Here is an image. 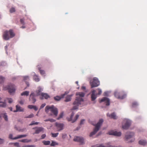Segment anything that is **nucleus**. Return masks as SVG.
Instances as JSON below:
<instances>
[{"mask_svg":"<svg viewBox=\"0 0 147 147\" xmlns=\"http://www.w3.org/2000/svg\"><path fill=\"white\" fill-rule=\"evenodd\" d=\"M77 96H79L80 97H77L75 101L73 102L74 105L72 110L77 109L78 108V107L81 104V102L83 101V99L82 98L84 97L85 93L82 92H78L76 94Z\"/></svg>","mask_w":147,"mask_h":147,"instance_id":"f257e3e1","label":"nucleus"},{"mask_svg":"<svg viewBox=\"0 0 147 147\" xmlns=\"http://www.w3.org/2000/svg\"><path fill=\"white\" fill-rule=\"evenodd\" d=\"M45 111L49 114L50 115H53L56 117L58 113L57 109L53 105L50 106H47L45 108Z\"/></svg>","mask_w":147,"mask_h":147,"instance_id":"f03ea898","label":"nucleus"},{"mask_svg":"<svg viewBox=\"0 0 147 147\" xmlns=\"http://www.w3.org/2000/svg\"><path fill=\"white\" fill-rule=\"evenodd\" d=\"M15 34L13 31L10 29L9 31L6 30L4 32L3 34V38L5 40H8L9 38L13 37Z\"/></svg>","mask_w":147,"mask_h":147,"instance_id":"7ed1b4c3","label":"nucleus"},{"mask_svg":"<svg viewBox=\"0 0 147 147\" xmlns=\"http://www.w3.org/2000/svg\"><path fill=\"white\" fill-rule=\"evenodd\" d=\"M103 122V120L102 119H100L98 122L95 125V127L93 131L91 132L90 135V137H92V136L95 134L98 131L101 125Z\"/></svg>","mask_w":147,"mask_h":147,"instance_id":"20e7f679","label":"nucleus"},{"mask_svg":"<svg viewBox=\"0 0 147 147\" xmlns=\"http://www.w3.org/2000/svg\"><path fill=\"white\" fill-rule=\"evenodd\" d=\"M90 82L92 88L97 87L100 84V81L96 77L94 78L92 80L90 81Z\"/></svg>","mask_w":147,"mask_h":147,"instance_id":"39448f33","label":"nucleus"},{"mask_svg":"<svg viewBox=\"0 0 147 147\" xmlns=\"http://www.w3.org/2000/svg\"><path fill=\"white\" fill-rule=\"evenodd\" d=\"M3 90H8L9 92L11 94L15 92L16 89L15 86L13 84L10 85L6 87H3Z\"/></svg>","mask_w":147,"mask_h":147,"instance_id":"423d86ee","label":"nucleus"},{"mask_svg":"<svg viewBox=\"0 0 147 147\" xmlns=\"http://www.w3.org/2000/svg\"><path fill=\"white\" fill-rule=\"evenodd\" d=\"M131 124L130 121L127 119L124 120L122 124V128L125 129H128L130 125Z\"/></svg>","mask_w":147,"mask_h":147,"instance_id":"0eeeda50","label":"nucleus"},{"mask_svg":"<svg viewBox=\"0 0 147 147\" xmlns=\"http://www.w3.org/2000/svg\"><path fill=\"white\" fill-rule=\"evenodd\" d=\"M114 96L115 97L117 98L123 99L126 97V95L122 92H115L114 93Z\"/></svg>","mask_w":147,"mask_h":147,"instance_id":"6e6552de","label":"nucleus"},{"mask_svg":"<svg viewBox=\"0 0 147 147\" xmlns=\"http://www.w3.org/2000/svg\"><path fill=\"white\" fill-rule=\"evenodd\" d=\"M134 135V134L133 132L130 133L129 135H126L125 136L126 140L128 142H134L135 140V139L134 138H133L132 137Z\"/></svg>","mask_w":147,"mask_h":147,"instance_id":"1a4fd4ad","label":"nucleus"},{"mask_svg":"<svg viewBox=\"0 0 147 147\" xmlns=\"http://www.w3.org/2000/svg\"><path fill=\"white\" fill-rule=\"evenodd\" d=\"M55 125L58 131H60L63 129L64 125L63 123L56 122Z\"/></svg>","mask_w":147,"mask_h":147,"instance_id":"9d476101","label":"nucleus"},{"mask_svg":"<svg viewBox=\"0 0 147 147\" xmlns=\"http://www.w3.org/2000/svg\"><path fill=\"white\" fill-rule=\"evenodd\" d=\"M74 140L79 142L81 144H83L84 143V140L82 137L76 136L74 138Z\"/></svg>","mask_w":147,"mask_h":147,"instance_id":"9b49d317","label":"nucleus"},{"mask_svg":"<svg viewBox=\"0 0 147 147\" xmlns=\"http://www.w3.org/2000/svg\"><path fill=\"white\" fill-rule=\"evenodd\" d=\"M27 136V135H21L18 136L17 137L13 138V135L11 134H10L9 136V138L10 139L12 140H16L19 138H22L25 137Z\"/></svg>","mask_w":147,"mask_h":147,"instance_id":"f8f14e48","label":"nucleus"},{"mask_svg":"<svg viewBox=\"0 0 147 147\" xmlns=\"http://www.w3.org/2000/svg\"><path fill=\"white\" fill-rule=\"evenodd\" d=\"M74 113L72 112L71 113L70 117L67 118V120L68 121H72V122L73 123L75 122L79 117V115H77L74 119L73 120L72 118L74 115Z\"/></svg>","mask_w":147,"mask_h":147,"instance_id":"ddd939ff","label":"nucleus"},{"mask_svg":"<svg viewBox=\"0 0 147 147\" xmlns=\"http://www.w3.org/2000/svg\"><path fill=\"white\" fill-rule=\"evenodd\" d=\"M108 134L109 135H112L117 136H120L121 134V132L114 131L113 130L109 131Z\"/></svg>","mask_w":147,"mask_h":147,"instance_id":"4468645a","label":"nucleus"},{"mask_svg":"<svg viewBox=\"0 0 147 147\" xmlns=\"http://www.w3.org/2000/svg\"><path fill=\"white\" fill-rule=\"evenodd\" d=\"M32 129L35 130V132L33 134H39L41 132L43 131L44 129L43 128L41 127H36L33 128Z\"/></svg>","mask_w":147,"mask_h":147,"instance_id":"2eb2a0df","label":"nucleus"},{"mask_svg":"<svg viewBox=\"0 0 147 147\" xmlns=\"http://www.w3.org/2000/svg\"><path fill=\"white\" fill-rule=\"evenodd\" d=\"M36 96H37L36 94H34L33 92L31 93L30 96L29 100L31 101L33 103L36 101L35 98Z\"/></svg>","mask_w":147,"mask_h":147,"instance_id":"dca6fc26","label":"nucleus"},{"mask_svg":"<svg viewBox=\"0 0 147 147\" xmlns=\"http://www.w3.org/2000/svg\"><path fill=\"white\" fill-rule=\"evenodd\" d=\"M103 102H104L106 103L107 106H109L110 105L109 100L106 97H104L99 101L100 103Z\"/></svg>","mask_w":147,"mask_h":147,"instance_id":"f3484780","label":"nucleus"},{"mask_svg":"<svg viewBox=\"0 0 147 147\" xmlns=\"http://www.w3.org/2000/svg\"><path fill=\"white\" fill-rule=\"evenodd\" d=\"M96 91L94 90H92L91 91L92 94L91 95V100L92 101H94L96 98V94H95Z\"/></svg>","mask_w":147,"mask_h":147,"instance_id":"a211bd4d","label":"nucleus"},{"mask_svg":"<svg viewBox=\"0 0 147 147\" xmlns=\"http://www.w3.org/2000/svg\"><path fill=\"white\" fill-rule=\"evenodd\" d=\"M16 110L13 111L14 112H16L18 111L22 112L24 110V109L22 108L18 105H16Z\"/></svg>","mask_w":147,"mask_h":147,"instance_id":"6ab92c4d","label":"nucleus"},{"mask_svg":"<svg viewBox=\"0 0 147 147\" xmlns=\"http://www.w3.org/2000/svg\"><path fill=\"white\" fill-rule=\"evenodd\" d=\"M65 94H62L61 96H57L54 97V99L58 101L60 100L61 98H64L65 95Z\"/></svg>","mask_w":147,"mask_h":147,"instance_id":"aec40b11","label":"nucleus"},{"mask_svg":"<svg viewBox=\"0 0 147 147\" xmlns=\"http://www.w3.org/2000/svg\"><path fill=\"white\" fill-rule=\"evenodd\" d=\"M42 91V89L40 87H38V90H36V96H38L40 95H41V92Z\"/></svg>","mask_w":147,"mask_h":147,"instance_id":"412c9836","label":"nucleus"},{"mask_svg":"<svg viewBox=\"0 0 147 147\" xmlns=\"http://www.w3.org/2000/svg\"><path fill=\"white\" fill-rule=\"evenodd\" d=\"M107 115L108 116L110 117L111 118L114 119H116L117 118L115 113H113L111 115H110L109 114H107Z\"/></svg>","mask_w":147,"mask_h":147,"instance_id":"4be33fe9","label":"nucleus"},{"mask_svg":"<svg viewBox=\"0 0 147 147\" xmlns=\"http://www.w3.org/2000/svg\"><path fill=\"white\" fill-rule=\"evenodd\" d=\"M72 96V95H67L65 99V102H69L71 100V97Z\"/></svg>","mask_w":147,"mask_h":147,"instance_id":"5701e85b","label":"nucleus"},{"mask_svg":"<svg viewBox=\"0 0 147 147\" xmlns=\"http://www.w3.org/2000/svg\"><path fill=\"white\" fill-rule=\"evenodd\" d=\"M41 96L45 99H47L48 98L50 97L49 95L47 94L43 93H41Z\"/></svg>","mask_w":147,"mask_h":147,"instance_id":"b1692460","label":"nucleus"},{"mask_svg":"<svg viewBox=\"0 0 147 147\" xmlns=\"http://www.w3.org/2000/svg\"><path fill=\"white\" fill-rule=\"evenodd\" d=\"M40 66L38 65L37 66L38 69L39 70V71L41 75H44L45 74V71L41 69V67H40Z\"/></svg>","mask_w":147,"mask_h":147,"instance_id":"393cba45","label":"nucleus"},{"mask_svg":"<svg viewBox=\"0 0 147 147\" xmlns=\"http://www.w3.org/2000/svg\"><path fill=\"white\" fill-rule=\"evenodd\" d=\"M139 143L140 145L144 146L146 145L147 142L145 140H141L139 141Z\"/></svg>","mask_w":147,"mask_h":147,"instance_id":"a878e982","label":"nucleus"},{"mask_svg":"<svg viewBox=\"0 0 147 147\" xmlns=\"http://www.w3.org/2000/svg\"><path fill=\"white\" fill-rule=\"evenodd\" d=\"M0 103H1V104H0V107L3 108L6 107V102H5L0 101Z\"/></svg>","mask_w":147,"mask_h":147,"instance_id":"bb28decb","label":"nucleus"},{"mask_svg":"<svg viewBox=\"0 0 147 147\" xmlns=\"http://www.w3.org/2000/svg\"><path fill=\"white\" fill-rule=\"evenodd\" d=\"M29 92L28 91H25L21 94V96H28L29 95Z\"/></svg>","mask_w":147,"mask_h":147,"instance_id":"cd10ccee","label":"nucleus"},{"mask_svg":"<svg viewBox=\"0 0 147 147\" xmlns=\"http://www.w3.org/2000/svg\"><path fill=\"white\" fill-rule=\"evenodd\" d=\"M33 79L36 82H38L40 80L38 76L36 75H35L34 76Z\"/></svg>","mask_w":147,"mask_h":147,"instance_id":"c85d7f7f","label":"nucleus"},{"mask_svg":"<svg viewBox=\"0 0 147 147\" xmlns=\"http://www.w3.org/2000/svg\"><path fill=\"white\" fill-rule=\"evenodd\" d=\"M42 142L44 145H49L50 144V142L49 141H43Z\"/></svg>","mask_w":147,"mask_h":147,"instance_id":"c756f323","label":"nucleus"},{"mask_svg":"<svg viewBox=\"0 0 147 147\" xmlns=\"http://www.w3.org/2000/svg\"><path fill=\"white\" fill-rule=\"evenodd\" d=\"M58 145V144L55 142L54 141H52L51 146H55L56 145Z\"/></svg>","mask_w":147,"mask_h":147,"instance_id":"7c9ffc66","label":"nucleus"},{"mask_svg":"<svg viewBox=\"0 0 147 147\" xmlns=\"http://www.w3.org/2000/svg\"><path fill=\"white\" fill-rule=\"evenodd\" d=\"M31 141L30 140H28L27 139H24L20 140V141L22 142H30Z\"/></svg>","mask_w":147,"mask_h":147,"instance_id":"2f4dec72","label":"nucleus"},{"mask_svg":"<svg viewBox=\"0 0 147 147\" xmlns=\"http://www.w3.org/2000/svg\"><path fill=\"white\" fill-rule=\"evenodd\" d=\"M5 80V78L1 76H0V83H3Z\"/></svg>","mask_w":147,"mask_h":147,"instance_id":"473e14b6","label":"nucleus"},{"mask_svg":"<svg viewBox=\"0 0 147 147\" xmlns=\"http://www.w3.org/2000/svg\"><path fill=\"white\" fill-rule=\"evenodd\" d=\"M97 90H98V92L97 94H96V95H100L102 93L101 90L100 88H98Z\"/></svg>","mask_w":147,"mask_h":147,"instance_id":"72a5a7b5","label":"nucleus"},{"mask_svg":"<svg viewBox=\"0 0 147 147\" xmlns=\"http://www.w3.org/2000/svg\"><path fill=\"white\" fill-rule=\"evenodd\" d=\"M39 123L38 122H35L34 121H32L31 123H30L29 125H38Z\"/></svg>","mask_w":147,"mask_h":147,"instance_id":"f704fd0d","label":"nucleus"},{"mask_svg":"<svg viewBox=\"0 0 147 147\" xmlns=\"http://www.w3.org/2000/svg\"><path fill=\"white\" fill-rule=\"evenodd\" d=\"M3 117L5 121H8V119L7 118V116L6 115V113H5L3 114Z\"/></svg>","mask_w":147,"mask_h":147,"instance_id":"c9c22d12","label":"nucleus"},{"mask_svg":"<svg viewBox=\"0 0 147 147\" xmlns=\"http://www.w3.org/2000/svg\"><path fill=\"white\" fill-rule=\"evenodd\" d=\"M51 134L52 135V136L53 137H57L58 135L59 134V133H51Z\"/></svg>","mask_w":147,"mask_h":147,"instance_id":"e433bc0d","label":"nucleus"},{"mask_svg":"<svg viewBox=\"0 0 147 147\" xmlns=\"http://www.w3.org/2000/svg\"><path fill=\"white\" fill-rule=\"evenodd\" d=\"M63 113H61L60 115L59 116V117L58 118H57V120L59 119L60 118H62L63 117Z\"/></svg>","mask_w":147,"mask_h":147,"instance_id":"4c0bfd02","label":"nucleus"},{"mask_svg":"<svg viewBox=\"0 0 147 147\" xmlns=\"http://www.w3.org/2000/svg\"><path fill=\"white\" fill-rule=\"evenodd\" d=\"M34 116V115L33 114H32L28 116L25 117H24V118H31L33 117Z\"/></svg>","mask_w":147,"mask_h":147,"instance_id":"58836bf2","label":"nucleus"},{"mask_svg":"<svg viewBox=\"0 0 147 147\" xmlns=\"http://www.w3.org/2000/svg\"><path fill=\"white\" fill-rule=\"evenodd\" d=\"M15 11V9L14 7L11 8L10 9V12L11 13H12Z\"/></svg>","mask_w":147,"mask_h":147,"instance_id":"ea45409f","label":"nucleus"},{"mask_svg":"<svg viewBox=\"0 0 147 147\" xmlns=\"http://www.w3.org/2000/svg\"><path fill=\"white\" fill-rule=\"evenodd\" d=\"M13 144L15 146L17 147H20V145H19V144L18 142H15L13 143Z\"/></svg>","mask_w":147,"mask_h":147,"instance_id":"a19ab883","label":"nucleus"},{"mask_svg":"<svg viewBox=\"0 0 147 147\" xmlns=\"http://www.w3.org/2000/svg\"><path fill=\"white\" fill-rule=\"evenodd\" d=\"M138 103L136 102H134L132 103V106L133 107H135L138 105Z\"/></svg>","mask_w":147,"mask_h":147,"instance_id":"79ce46f5","label":"nucleus"},{"mask_svg":"<svg viewBox=\"0 0 147 147\" xmlns=\"http://www.w3.org/2000/svg\"><path fill=\"white\" fill-rule=\"evenodd\" d=\"M24 80H29V77L28 76H26L24 77Z\"/></svg>","mask_w":147,"mask_h":147,"instance_id":"37998d69","label":"nucleus"},{"mask_svg":"<svg viewBox=\"0 0 147 147\" xmlns=\"http://www.w3.org/2000/svg\"><path fill=\"white\" fill-rule=\"evenodd\" d=\"M46 137V135L45 134H43L41 136V139H44Z\"/></svg>","mask_w":147,"mask_h":147,"instance_id":"c03bdc74","label":"nucleus"},{"mask_svg":"<svg viewBox=\"0 0 147 147\" xmlns=\"http://www.w3.org/2000/svg\"><path fill=\"white\" fill-rule=\"evenodd\" d=\"M20 22L21 24H24V19H21L20 20Z\"/></svg>","mask_w":147,"mask_h":147,"instance_id":"a18cd8bd","label":"nucleus"},{"mask_svg":"<svg viewBox=\"0 0 147 147\" xmlns=\"http://www.w3.org/2000/svg\"><path fill=\"white\" fill-rule=\"evenodd\" d=\"M34 105H28V107L30 109H32L33 107H34Z\"/></svg>","mask_w":147,"mask_h":147,"instance_id":"49530a36","label":"nucleus"},{"mask_svg":"<svg viewBox=\"0 0 147 147\" xmlns=\"http://www.w3.org/2000/svg\"><path fill=\"white\" fill-rule=\"evenodd\" d=\"M45 105L46 104L45 103L42 104L40 107V109L43 108L44 107Z\"/></svg>","mask_w":147,"mask_h":147,"instance_id":"de8ad7c7","label":"nucleus"},{"mask_svg":"<svg viewBox=\"0 0 147 147\" xmlns=\"http://www.w3.org/2000/svg\"><path fill=\"white\" fill-rule=\"evenodd\" d=\"M8 102L9 103H11L13 102V100L11 98H8Z\"/></svg>","mask_w":147,"mask_h":147,"instance_id":"09e8293b","label":"nucleus"},{"mask_svg":"<svg viewBox=\"0 0 147 147\" xmlns=\"http://www.w3.org/2000/svg\"><path fill=\"white\" fill-rule=\"evenodd\" d=\"M35 146L33 145H27L23 146V147H35Z\"/></svg>","mask_w":147,"mask_h":147,"instance_id":"8fccbe9b","label":"nucleus"},{"mask_svg":"<svg viewBox=\"0 0 147 147\" xmlns=\"http://www.w3.org/2000/svg\"><path fill=\"white\" fill-rule=\"evenodd\" d=\"M84 119H82L81 120L80 122V125H82V124H83L84 123Z\"/></svg>","mask_w":147,"mask_h":147,"instance_id":"3c124183","label":"nucleus"},{"mask_svg":"<svg viewBox=\"0 0 147 147\" xmlns=\"http://www.w3.org/2000/svg\"><path fill=\"white\" fill-rule=\"evenodd\" d=\"M49 121L51 122H53L55 121V120L54 119H49Z\"/></svg>","mask_w":147,"mask_h":147,"instance_id":"603ef678","label":"nucleus"},{"mask_svg":"<svg viewBox=\"0 0 147 147\" xmlns=\"http://www.w3.org/2000/svg\"><path fill=\"white\" fill-rule=\"evenodd\" d=\"M3 142V140L0 138V144H2Z\"/></svg>","mask_w":147,"mask_h":147,"instance_id":"864d4df0","label":"nucleus"},{"mask_svg":"<svg viewBox=\"0 0 147 147\" xmlns=\"http://www.w3.org/2000/svg\"><path fill=\"white\" fill-rule=\"evenodd\" d=\"M33 109H34L35 111L37 110L38 109L37 107L35 106H34V107H33Z\"/></svg>","mask_w":147,"mask_h":147,"instance_id":"5fc2aeb1","label":"nucleus"},{"mask_svg":"<svg viewBox=\"0 0 147 147\" xmlns=\"http://www.w3.org/2000/svg\"><path fill=\"white\" fill-rule=\"evenodd\" d=\"M19 103L21 105H23L24 104V101L22 100H21L19 102Z\"/></svg>","mask_w":147,"mask_h":147,"instance_id":"6e6d98bb","label":"nucleus"},{"mask_svg":"<svg viewBox=\"0 0 147 147\" xmlns=\"http://www.w3.org/2000/svg\"><path fill=\"white\" fill-rule=\"evenodd\" d=\"M82 90H84L86 89V87L85 86H83L82 87Z\"/></svg>","mask_w":147,"mask_h":147,"instance_id":"4d7b16f0","label":"nucleus"},{"mask_svg":"<svg viewBox=\"0 0 147 147\" xmlns=\"http://www.w3.org/2000/svg\"><path fill=\"white\" fill-rule=\"evenodd\" d=\"M66 136V135H64V134H63L62 135V138H64Z\"/></svg>","mask_w":147,"mask_h":147,"instance_id":"13d9d810","label":"nucleus"},{"mask_svg":"<svg viewBox=\"0 0 147 147\" xmlns=\"http://www.w3.org/2000/svg\"><path fill=\"white\" fill-rule=\"evenodd\" d=\"M49 120H50L49 118L48 119H46L45 120V121H49Z\"/></svg>","mask_w":147,"mask_h":147,"instance_id":"bf43d9fd","label":"nucleus"},{"mask_svg":"<svg viewBox=\"0 0 147 147\" xmlns=\"http://www.w3.org/2000/svg\"><path fill=\"white\" fill-rule=\"evenodd\" d=\"M26 84H27V86L28 87V86H29V84L28 82H26Z\"/></svg>","mask_w":147,"mask_h":147,"instance_id":"052dcab7","label":"nucleus"},{"mask_svg":"<svg viewBox=\"0 0 147 147\" xmlns=\"http://www.w3.org/2000/svg\"><path fill=\"white\" fill-rule=\"evenodd\" d=\"M21 28H25V26H23L22 27H21Z\"/></svg>","mask_w":147,"mask_h":147,"instance_id":"680f3d73","label":"nucleus"},{"mask_svg":"<svg viewBox=\"0 0 147 147\" xmlns=\"http://www.w3.org/2000/svg\"><path fill=\"white\" fill-rule=\"evenodd\" d=\"M101 134V132H99L98 134V136L100 135V134Z\"/></svg>","mask_w":147,"mask_h":147,"instance_id":"e2e57ef3","label":"nucleus"},{"mask_svg":"<svg viewBox=\"0 0 147 147\" xmlns=\"http://www.w3.org/2000/svg\"><path fill=\"white\" fill-rule=\"evenodd\" d=\"M76 83L78 85V81H76Z\"/></svg>","mask_w":147,"mask_h":147,"instance_id":"0e129e2a","label":"nucleus"},{"mask_svg":"<svg viewBox=\"0 0 147 147\" xmlns=\"http://www.w3.org/2000/svg\"><path fill=\"white\" fill-rule=\"evenodd\" d=\"M10 110H11V111H12V108H10Z\"/></svg>","mask_w":147,"mask_h":147,"instance_id":"69168bd1","label":"nucleus"},{"mask_svg":"<svg viewBox=\"0 0 147 147\" xmlns=\"http://www.w3.org/2000/svg\"><path fill=\"white\" fill-rule=\"evenodd\" d=\"M2 99V98L0 97V100H1Z\"/></svg>","mask_w":147,"mask_h":147,"instance_id":"338daca9","label":"nucleus"},{"mask_svg":"<svg viewBox=\"0 0 147 147\" xmlns=\"http://www.w3.org/2000/svg\"><path fill=\"white\" fill-rule=\"evenodd\" d=\"M40 99H43V98H41V97H40Z\"/></svg>","mask_w":147,"mask_h":147,"instance_id":"774afa93","label":"nucleus"}]
</instances>
